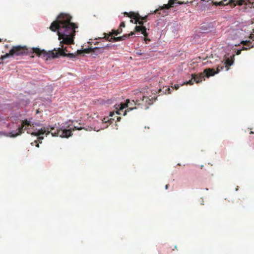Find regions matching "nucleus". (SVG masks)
Returning a JSON list of instances; mask_svg holds the SVG:
<instances>
[{
	"mask_svg": "<svg viewBox=\"0 0 254 254\" xmlns=\"http://www.w3.org/2000/svg\"><path fill=\"white\" fill-rule=\"evenodd\" d=\"M72 17L69 14L61 13L57 20L53 21L50 27L51 30L54 32L57 31L61 47L58 48V52L63 50L66 53L68 51L67 47H64V44L71 45L74 44V38L75 35V29L77 25L71 22Z\"/></svg>",
	"mask_w": 254,
	"mask_h": 254,
	"instance_id": "f257e3e1",
	"label": "nucleus"
},
{
	"mask_svg": "<svg viewBox=\"0 0 254 254\" xmlns=\"http://www.w3.org/2000/svg\"><path fill=\"white\" fill-rule=\"evenodd\" d=\"M51 133L53 136H60L61 137H68L71 135V129H65L55 127L48 126V127H44L36 132H32L30 133L32 135L38 136V139L42 140L44 137L41 135L46 134V135Z\"/></svg>",
	"mask_w": 254,
	"mask_h": 254,
	"instance_id": "f03ea898",
	"label": "nucleus"
},
{
	"mask_svg": "<svg viewBox=\"0 0 254 254\" xmlns=\"http://www.w3.org/2000/svg\"><path fill=\"white\" fill-rule=\"evenodd\" d=\"M33 54H34L33 48H28L26 46H13L8 53H6L1 56L0 59L3 60L10 56H19L24 55H30L31 57L34 58V56L32 55Z\"/></svg>",
	"mask_w": 254,
	"mask_h": 254,
	"instance_id": "7ed1b4c3",
	"label": "nucleus"
},
{
	"mask_svg": "<svg viewBox=\"0 0 254 254\" xmlns=\"http://www.w3.org/2000/svg\"><path fill=\"white\" fill-rule=\"evenodd\" d=\"M33 52L37 56H42L47 61L58 58L60 56V52L57 51L55 49L54 50L47 52L44 50H41L39 48H33Z\"/></svg>",
	"mask_w": 254,
	"mask_h": 254,
	"instance_id": "20e7f679",
	"label": "nucleus"
},
{
	"mask_svg": "<svg viewBox=\"0 0 254 254\" xmlns=\"http://www.w3.org/2000/svg\"><path fill=\"white\" fill-rule=\"evenodd\" d=\"M33 124H32L31 122L27 120H24L22 121L21 126L17 128V132H15L14 131H12L10 132H1L0 134H3L7 137H15L24 132V130H26L27 128V127L33 126Z\"/></svg>",
	"mask_w": 254,
	"mask_h": 254,
	"instance_id": "39448f33",
	"label": "nucleus"
},
{
	"mask_svg": "<svg viewBox=\"0 0 254 254\" xmlns=\"http://www.w3.org/2000/svg\"><path fill=\"white\" fill-rule=\"evenodd\" d=\"M178 0H169L168 4H165L162 6H160L158 9L154 11L155 13H158L162 16H165L168 14V10L170 7H173L175 3L181 4L182 3L177 2Z\"/></svg>",
	"mask_w": 254,
	"mask_h": 254,
	"instance_id": "423d86ee",
	"label": "nucleus"
},
{
	"mask_svg": "<svg viewBox=\"0 0 254 254\" xmlns=\"http://www.w3.org/2000/svg\"><path fill=\"white\" fill-rule=\"evenodd\" d=\"M124 15L134 19V24L139 25H143V20L146 21L147 16L144 17L141 16L138 13L134 12H129V13L125 12Z\"/></svg>",
	"mask_w": 254,
	"mask_h": 254,
	"instance_id": "0eeeda50",
	"label": "nucleus"
},
{
	"mask_svg": "<svg viewBox=\"0 0 254 254\" xmlns=\"http://www.w3.org/2000/svg\"><path fill=\"white\" fill-rule=\"evenodd\" d=\"M138 98L139 99H136V102L138 105L144 106L146 108H148V105L152 104L155 100L152 97L145 96L141 93L139 94Z\"/></svg>",
	"mask_w": 254,
	"mask_h": 254,
	"instance_id": "6e6552de",
	"label": "nucleus"
},
{
	"mask_svg": "<svg viewBox=\"0 0 254 254\" xmlns=\"http://www.w3.org/2000/svg\"><path fill=\"white\" fill-rule=\"evenodd\" d=\"M224 66L223 64V65H218L216 70H215L213 68H206L204 70V72L205 73L206 77L208 78L210 76H213L215 74L219 73L221 70H223Z\"/></svg>",
	"mask_w": 254,
	"mask_h": 254,
	"instance_id": "1a4fd4ad",
	"label": "nucleus"
},
{
	"mask_svg": "<svg viewBox=\"0 0 254 254\" xmlns=\"http://www.w3.org/2000/svg\"><path fill=\"white\" fill-rule=\"evenodd\" d=\"M122 32V28H118L117 30H113L112 32H110L109 34L104 33L103 34L104 36L103 37H98V38H96V39H101L104 38L105 40H109V38L110 37L113 36V35L117 36L118 34L121 33Z\"/></svg>",
	"mask_w": 254,
	"mask_h": 254,
	"instance_id": "9d476101",
	"label": "nucleus"
},
{
	"mask_svg": "<svg viewBox=\"0 0 254 254\" xmlns=\"http://www.w3.org/2000/svg\"><path fill=\"white\" fill-rule=\"evenodd\" d=\"M129 103V100L127 99L126 100V102L125 103H121L120 105H118L119 109L118 111L117 112V113L118 115H123L124 116H125L127 115V110L124 111V109L127 108V107L128 106L127 103Z\"/></svg>",
	"mask_w": 254,
	"mask_h": 254,
	"instance_id": "9b49d317",
	"label": "nucleus"
},
{
	"mask_svg": "<svg viewBox=\"0 0 254 254\" xmlns=\"http://www.w3.org/2000/svg\"><path fill=\"white\" fill-rule=\"evenodd\" d=\"M134 33L135 32H141V34L143 35L145 37V40H147V37L148 36V33L146 32V28L143 25H136L134 28Z\"/></svg>",
	"mask_w": 254,
	"mask_h": 254,
	"instance_id": "f8f14e48",
	"label": "nucleus"
},
{
	"mask_svg": "<svg viewBox=\"0 0 254 254\" xmlns=\"http://www.w3.org/2000/svg\"><path fill=\"white\" fill-rule=\"evenodd\" d=\"M227 0H223L219 2H214V4H215L216 6L218 5H224L225 4L224 3L225 2H226ZM236 2V3H234V5H242L243 4V0H230L228 2H227L226 4H227L228 3H233Z\"/></svg>",
	"mask_w": 254,
	"mask_h": 254,
	"instance_id": "ddd939ff",
	"label": "nucleus"
},
{
	"mask_svg": "<svg viewBox=\"0 0 254 254\" xmlns=\"http://www.w3.org/2000/svg\"><path fill=\"white\" fill-rule=\"evenodd\" d=\"M204 76H206L205 73L204 72V71L197 74H191V77H192V79H193V81H195L196 83L201 82L203 78L204 79Z\"/></svg>",
	"mask_w": 254,
	"mask_h": 254,
	"instance_id": "4468645a",
	"label": "nucleus"
},
{
	"mask_svg": "<svg viewBox=\"0 0 254 254\" xmlns=\"http://www.w3.org/2000/svg\"><path fill=\"white\" fill-rule=\"evenodd\" d=\"M241 43L243 44L244 46L248 47H243L242 50H237L236 52V55H239L241 54V51L242 50H247L248 49H250L251 48L253 47V45H251L252 43L250 41H243L241 42Z\"/></svg>",
	"mask_w": 254,
	"mask_h": 254,
	"instance_id": "2eb2a0df",
	"label": "nucleus"
},
{
	"mask_svg": "<svg viewBox=\"0 0 254 254\" xmlns=\"http://www.w3.org/2000/svg\"><path fill=\"white\" fill-rule=\"evenodd\" d=\"M234 55H233L231 56L230 58L226 59L225 62L223 64L225 67L226 68V70H228L229 66L232 65L234 63Z\"/></svg>",
	"mask_w": 254,
	"mask_h": 254,
	"instance_id": "dca6fc26",
	"label": "nucleus"
},
{
	"mask_svg": "<svg viewBox=\"0 0 254 254\" xmlns=\"http://www.w3.org/2000/svg\"><path fill=\"white\" fill-rule=\"evenodd\" d=\"M127 105H128V106L127 107L128 108L127 109V111L128 112L129 111H132V110L134 109H136V107H133V105H139L138 104V103L136 102V100L135 101H134V100H133L132 101V102H130L129 101V103H127Z\"/></svg>",
	"mask_w": 254,
	"mask_h": 254,
	"instance_id": "f3484780",
	"label": "nucleus"
},
{
	"mask_svg": "<svg viewBox=\"0 0 254 254\" xmlns=\"http://www.w3.org/2000/svg\"><path fill=\"white\" fill-rule=\"evenodd\" d=\"M60 56H64V57H69L70 58H73L75 57L76 54H73V53H68V54H66V53H65L64 52V51L62 50V51H61V52L60 53Z\"/></svg>",
	"mask_w": 254,
	"mask_h": 254,
	"instance_id": "a211bd4d",
	"label": "nucleus"
},
{
	"mask_svg": "<svg viewBox=\"0 0 254 254\" xmlns=\"http://www.w3.org/2000/svg\"><path fill=\"white\" fill-rule=\"evenodd\" d=\"M106 40L109 41L110 42H111V41L117 42V41L124 40V38L122 37V36H120V37H117L111 36L109 38V40Z\"/></svg>",
	"mask_w": 254,
	"mask_h": 254,
	"instance_id": "6ab92c4d",
	"label": "nucleus"
},
{
	"mask_svg": "<svg viewBox=\"0 0 254 254\" xmlns=\"http://www.w3.org/2000/svg\"><path fill=\"white\" fill-rule=\"evenodd\" d=\"M98 49H99V48H97V47L94 48H88L85 49L84 50H83V51L86 53H90L91 52H95V51Z\"/></svg>",
	"mask_w": 254,
	"mask_h": 254,
	"instance_id": "aec40b11",
	"label": "nucleus"
},
{
	"mask_svg": "<svg viewBox=\"0 0 254 254\" xmlns=\"http://www.w3.org/2000/svg\"><path fill=\"white\" fill-rule=\"evenodd\" d=\"M39 143H41L42 140H39V139L38 138L37 140H35L34 142H32L31 144L32 145H34V144H35V145L37 147H39Z\"/></svg>",
	"mask_w": 254,
	"mask_h": 254,
	"instance_id": "412c9836",
	"label": "nucleus"
},
{
	"mask_svg": "<svg viewBox=\"0 0 254 254\" xmlns=\"http://www.w3.org/2000/svg\"><path fill=\"white\" fill-rule=\"evenodd\" d=\"M134 34V32H131L129 34H125L123 36H122V37L124 38V40H125L127 38H128V37H129L130 36H132Z\"/></svg>",
	"mask_w": 254,
	"mask_h": 254,
	"instance_id": "4be33fe9",
	"label": "nucleus"
},
{
	"mask_svg": "<svg viewBox=\"0 0 254 254\" xmlns=\"http://www.w3.org/2000/svg\"><path fill=\"white\" fill-rule=\"evenodd\" d=\"M194 81H193V79H192V77L191 79L188 81H187L186 82H185L184 84H190V85H192L193 84Z\"/></svg>",
	"mask_w": 254,
	"mask_h": 254,
	"instance_id": "5701e85b",
	"label": "nucleus"
},
{
	"mask_svg": "<svg viewBox=\"0 0 254 254\" xmlns=\"http://www.w3.org/2000/svg\"><path fill=\"white\" fill-rule=\"evenodd\" d=\"M74 128H73L72 130H74V129H77V130H81L82 129H84V127H74ZM85 129L86 130H88V129L87 128H85Z\"/></svg>",
	"mask_w": 254,
	"mask_h": 254,
	"instance_id": "b1692460",
	"label": "nucleus"
},
{
	"mask_svg": "<svg viewBox=\"0 0 254 254\" xmlns=\"http://www.w3.org/2000/svg\"><path fill=\"white\" fill-rule=\"evenodd\" d=\"M126 26L125 22H122L120 25V27L119 28H122V27H125Z\"/></svg>",
	"mask_w": 254,
	"mask_h": 254,
	"instance_id": "393cba45",
	"label": "nucleus"
},
{
	"mask_svg": "<svg viewBox=\"0 0 254 254\" xmlns=\"http://www.w3.org/2000/svg\"><path fill=\"white\" fill-rule=\"evenodd\" d=\"M172 87L173 89H175V90H178L180 86L178 84H175V85H174V86H172Z\"/></svg>",
	"mask_w": 254,
	"mask_h": 254,
	"instance_id": "a878e982",
	"label": "nucleus"
},
{
	"mask_svg": "<svg viewBox=\"0 0 254 254\" xmlns=\"http://www.w3.org/2000/svg\"><path fill=\"white\" fill-rule=\"evenodd\" d=\"M166 90H167L168 91V94H170L171 93V89L170 88H167V89Z\"/></svg>",
	"mask_w": 254,
	"mask_h": 254,
	"instance_id": "bb28decb",
	"label": "nucleus"
},
{
	"mask_svg": "<svg viewBox=\"0 0 254 254\" xmlns=\"http://www.w3.org/2000/svg\"><path fill=\"white\" fill-rule=\"evenodd\" d=\"M130 22H131V23H134V19H131L130 18Z\"/></svg>",
	"mask_w": 254,
	"mask_h": 254,
	"instance_id": "cd10ccee",
	"label": "nucleus"
},
{
	"mask_svg": "<svg viewBox=\"0 0 254 254\" xmlns=\"http://www.w3.org/2000/svg\"><path fill=\"white\" fill-rule=\"evenodd\" d=\"M77 53H78V54H81L82 53V52L81 50H78Z\"/></svg>",
	"mask_w": 254,
	"mask_h": 254,
	"instance_id": "c85d7f7f",
	"label": "nucleus"
},
{
	"mask_svg": "<svg viewBox=\"0 0 254 254\" xmlns=\"http://www.w3.org/2000/svg\"><path fill=\"white\" fill-rule=\"evenodd\" d=\"M253 31H254V29L253 30ZM251 38H253L254 39V34H253V36L251 35Z\"/></svg>",
	"mask_w": 254,
	"mask_h": 254,
	"instance_id": "c756f323",
	"label": "nucleus"
},
{
	"mask_svg": "<svg viewBox=\"0 0 254 254\" xmlns=\"http://www.w3.org/2000/svg\"><path fill=\"white\" fill-rule=\"evenodd\" d=\"M168 186H169L168 185H166V186H165V189H168Z\"/></svg>",
	"mask_w": 254,
	"mask_h": 254,
	"instance_id": "7c9ffc66",
	"label": "nucleus"
},
{
	"mask_svg": "<svg viewBox=\"0 0 254 254\" xmlns=\"http://www.w3.org/2000/svg\"><path fill=\"white\" fill-rule=\"evenodd\" d=\"M250 134H254V132L253 131H251L250 132Z\"/></svg>",
	"mask_w": 254,
	"mask_h": 254,
	"instance_id": "2f4dec72",
	"label": "nucleus"
},
{
	"mask_svg": "<svg viewBox=\"0 0 254 254\" xmlns=\"http://www.w3.org/2000/svg\"><path fill=\"white\" fill-rule=\"evenodd\" d=\"M91 127H90V129H89V131H91Z\"/></svg>",
	"mask_w": 254,
	"mask_h": 254,
	"instance_id": "473e14b6",
	"label": "nucleus"
},
{
	"mask_svg": "<svg viewBox=\"0 0 254 254\" xmlns=\"http://www.w3.org/2000/svg\"><path fill=\"white\" fill-rule=\"evenodd\" d=\"M98 43V42H96V43H95V45H96V44H97Z\"/></svg>",
	"mask_w": 254,
	"mask_h": 254,
	"instance_id": "72a5a7b5",
	"label": "nucleus"
},
{
	"mask_svg": "<svg viewBox=\"0 0 254 254\" xmlns=\"http://www.w3.org/2000/svg\"><path fill=\"white\" fill-rule=\"evenodd\" d=\"M159 254H163L162 253H160Z\"/></svg>",
	"mask_w": 254,
	"mask_h": 254,
	"instance_id": "f704fd0d",
	"label": "nucleus"
},
{
	"mask_svg": "<svg viewBox=\"0 0 254 254\" xmlns=\"http://www.w3.org/2000/svg\"><path fill=\"white\" fill-rule=\"evenodd\" d=\"M0 42H1V39H0Z\"/></svg>",
	"mask_w": 254,
	"mask_h": 254,
	"instance_id": "c9c22d12",
	"label": "nucleus"
}]
</instances>
